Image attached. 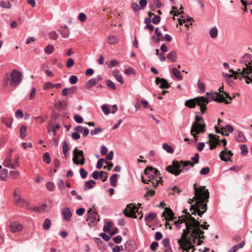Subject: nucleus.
Wrapping results in <instances>:
<instances>
[{"label":"nucleus","instance_id":"f257e3e1","mask_svg":"<svg viewBox=\"0 0 252 252\" xmlns=\"http://www.w3.org/2000/svg\"><path fill=\"white\" fill-rule=\"evenodd\" d=\"M194 163L190 160L180 161L173 160L172 165L166 167V170L174 175L175 176L179 175L181 173L188 171L189 170V166L193 167Z\"/></svg>","mask_w":252,"mask_h":252},{"label":"nucleus","instance_id":"f03ea898","mask_svg":"<svg viewBox=\"0 0 252 252\" xmlns=\"http://www.w3.org/2000/svg\"><path fill=\"white\" fill-rule=\"evenodd\" d=\"M22 73L17 69H13L10 74L6 73L3 79L4 85L16 88L22 81Z\"/></svg>","mask_w":252,"mask_h":252},{"label":"nucleus","instance_id":"7ed1b4c3","mask_svg":"<svg viewBox=\"0 0 252 252\" xmlns=\"http://www.w3.org/2000/svg\"><path fill=\"white\" fill-rule=\"evenodd\" d=\"M144 172L149 178V181H155V182H152L155 188H157L159 183L162 182L161 177L159 176L160 174L157 169L152 166L147 167L145 169Z\"/></svg>","mask_w":252,"mask_h":252},{"label":"nucleus","instance_id":"20e7f679","mask_svg":"<svg viewBox=\"0 0 252 252\" xmlns=\"http://www.w3.org/2000/svg\"><path fill=\"white\" fill-rule=\"evenodd\" d=\"M202 195H201L200 197H198L196 199H193V200H195L196 201V203L195 205H193L191 206V208L190 210L191 211V209L194 208L195 206L196 207L197 209L203 210V211L206 212L207 210V204L204 203V202L208 201V199L209 198V192L208 190H204L202 192Z\"/></svg>","mask_w":252,"mask_h":252},{"label":"nucleus","instance_id":"39448f33","mask_svg":"<svg viewBox=\"0 0 252 252\" xmlns=\"http://www.w3.org/2000/svg\"><path fill=\"white\" fill-rule=\"evenodd\" d=\"M188 214L191 223L186 222V228L183 230L182 238H185L186 235L190 234L192 230H194L195 229L200 230L199 228V226H200L199 221L196 220L193 217H191L189 214Z\"/></svg>","mask_w":252,"mask_h":252},{"label":"nucleus","instance_id":"423d86ee","mask_svg":"<svg viewBox=\"0 0 252 252\" xmlns=\"http://www.w3.org/2000/svg\"><path fill=\"white\" fill-rule=\"evenodd\" d=\"M195 120L196 121L192 124L190 130L191 135L194 137H196V134L200 132L204 133L205 131V125L199 123L200 122L203 120V118L196 116Z\"/></svg>","mask_w":252,"mask_h":252},{"label":"nucleus","instance_id":"0eeeda50","mask_svg":"<svg viewBox=\"0 0 252 252\" xmlns=\"http://www.w3.org/2000/svg\"><path fill=\"white\" fill-rule=\"evenodd\" d=\"M190 233L191 237H188V239H191L192 244L196 243L198 245H200L202 244L203 241L200 240V239H204L205 238L203 235L204 233L203 231L195 229L194 230H192Z\"/></svg>","mask_w":252,"mask_h":252},{"label":"nucleus","instance_id":"6e6552de","mask_svg":"<svg viewBox=\"0 0 252 252\" xmlns=\"http://www.w3.org/2000/svg\"><path fill=\"white\" fill-rule=\"evenodd\" d=\"M209 101L208 96L197 97L187 100L185 102V105L189 108H194L196 104L201 105V103H208Z\"/></svg>","mask_w":252,"mask_h":252},{"label":"nucleus","instance_id":"1a4fd4ad","mask_svg":"<svg viewBox=\"0 0 252 252\" xmlns=\"http://www.w3.org/2000/svg\"><path fill=\"white\" fill-rule=\"evenodd\" d=\"M73 158L72 160L73 163L76 164H80L83 165L85 164V158L83 150H78L77 147H76L73 151Z\"/></svg>","mask_w":252,"mask_h":252},{"label":"nucleus","instance_id":"9d476101","mask_svg":"<svg viewBox=\"0 0 252 252\" xmlns=\"http://www.w3.org/2000/svg\"><path fill=\"white\" fill-rule=\"evenodd\" d=\"M131 205H133L132 204L127 205L126 208L123 210V213L127 217L136 218V212L138 213V209L135 206L131 207Z\"/></svg>","mask_w":252,"mask_h":252},{"label":"nucleus","instance_id":"9b49d317","mask_svg":"<svg viewBox=\"0 0 252 252\" xmlns=\"http://www.w3.org/2000/svg\"><path fill=\"white\" fill-rule=\"evenodd\" d=\"M211 97H208L209 100H214L217 102H225V104H229L230 102L226 99H225V97L223 96L222 94H220L217 92H214L211 94Z\"/></svg>","mask_w":252,"mask_h":252},{"label":"nucleus","instance_id":"f8f14e48","mask_svg":"<svg viewBox=\"0 0 252 252\" xmlns=\"http://www.w3.org/2000/svg\"><path fill=\"white\" fill-rule=\"evenodd\" d=\"M182 238L185 240L184 247L182 249L184 252H190L191 250H192L191 252H193L195 250L194 248V246L192 245L191 239H188L187 235H186L185 238Z\"/></svg>","mask_w":252,"mask_h":252},{"label":"nucleus","instance_id":"ddd939ff","mask_svg":"<svg viewBox=\"0 0 252 252\" xmlns=\"http://www.w3.org/2000/svg\"><path fill=\"white\" fill-rule=\"evenodd\" d=\"M97 215V212H94L92 213H91L87 217L86 220L89 222L90 226H94L96 225L99 221V218H96Z\"/></svg>","mask_w":252,"mask_h":252},{"label":"nucleus","instance_id":"4468645a","mask_svg":"<svg viewBox=\"0 0 252 252\" xmlns=\"http://www.w3.org/2000/svg\"><path fill=\"white\" fill-rule=\"evenodd\" d=\"M193 189H194V196L192 198V199H189V203H191L193 201V199H196L198 197H200L201 195L202 194L201 193L203 192V191L208 190L207 189H205V187L201 186L197 189L196 183L193 184Z\"/></svg>","mask_w":252,"mask_h":252},{"label":"nucleus","instance_id":"2eb2a0df","mask_svg":"<svg viewBox=\"0 0 252 252\" xmlns=\"http://www.w3.org/2000/svg\"><path fill=\"white\" fill-rule=\"evenodd\" d=\"M232 156H233V154L231 151L228 150L225 148L224 150L221 151L219 157L222 160L228 161L230 160Z\"/></svg>","mask_w":252,"mask_h":252},{"label":"nucleus","instance_id":"dca6fc26","mask_svg":"<svg viewBox=\"0 0 252 252\" xmlns=\"http://www.w3.org/2000/svg\"><path fill=\"white\" fill-rule=\"evenodd\" d=\"M102 79V77L100 75H98L96 77L90 79L86 83V88L89 89L94 86Z\"/></svg>","mask_w":252,"mask_h":252},{"label":"nucleus","instance_id":"f3484780","mask_svg":"<svg viewBox=\"0 0 252 252\" xmlns=\"http://www.w3.org/2000/svg\"><path fill=\"white\" fill-rule=\"evenodd\" d=\"M155 82L156 84L159 85V88L161 89H168L170 87L167 80L164 78H160L157 77Z\"/></svg>","mask_w":252,"mask_h":252},{"label":"nucleus","instance_id":"a211bd4d","mask_svg":"<svg viewBox=\"0 0 252 252\" xmlns=\"http://www.w3.org/2000/svg\"><path fill=\"white\" fill-rule=\"evenodd\" d=\"M251 57L252 55L250 54L246 53L240 59L239 63H244L246 67L249 68L251 66L249 65L252 63V61H250Z\"/></svg>","mask_w":252,"mask_h":252},{"label":"nucleus","instance_id":"6ab92c4d","mask_svg":"<svg viewBox=\"0 0 252 252\" xmlns=\"http://www.w3.org/2000/svg\"><path fill=\"white\" fill-rule=\"evenodd\" d=\"M9 227L11 232L16 233L22 230L23 225L18 222H11Z\"/></svg>","mask_w":252,"mask_h":252},{"label":"nucleus","instance_id":"aec40b11","mask_svg":"<svg viewBox=\"0 0 252 252\" xmlns=\"http://www.w3.org/2000/svg\"><path fill=\"white\" fill-rule=\"evenodd\" d=\"M235 136L236 140L239 142H245L247 141V139L242 131L236 130L235 132Z\"/></svg>","mask_w":252,"mask_h":252},{"label":"nucleus","instance_id":"412c9836","mask_svg":"<svg viewBox=\"0 0 252 252\" xmlns=\"http://www.w3.org/2000/svg\"><path fill=\"white\" fill-rule=\"evenodd\" d=\"M125 247L128 252H132L136 249L135 245L132 241H127L125 245Z\"/></svg>","mask_w":252,"mask_h":252},{"label":"nucleus","instance_id":"4be33fe9","mask_svg":"<svg viewBox=\"0 0 252 252\" xmlns=\"http://www.w3.org/2000/svg\"><path fill=\"white\" fill-rule=\"evenodd\" d=\"M62 214L63 216L64 219L66 221H68L70 220V218L71 216V213L70 209L68 207L65 208L62 211Z\"/></svg>","mask_w":252,"mask_h":252},{"label":"nucleus","instance_id":"5701e85b","mask_svg":"<svg viewBox=\"0 0 252 252\" xmlns=\"http://www.w3.org/2000/svg\"><path fill=\"white\" fill-rule=\"evenodd\" d=\"M96 184V182L94 180H90L86 181L83 186V190L84 191L87 190L88 189H91L93 188L94 185Z\"/></svg>","mask_w":252,"mask_h":252},{"label":"nucleus","instance_id":"b1692460","mask_svg":"<svg viewBox=\"0 0 252 252\" xmlns=\"http://www.w3.org/2000/svg\"><path fill=\"white\" fill-rule=\"evenodd\" d=\"M12 121V117L6 118L2 117L1 118V122L9 128L11 127Z\"/></svg>","mask_w":252,"mask_h":252},{"label":"nucleus","instance_id":"393cba45","mask_svg":"<svg viewBox=\"0 0 252 252\" xmlns=\"http://www.w3.org/2000/svg\"><path fill=\"white\" fill-rule=\"evenodd\" d=\"M165 214L167 215L168 220H173L174 219V213L170 208H166L165 209V212L163 213L162 216H165Z\"/></svg>","mask_w":252,"mask_h":252},{"label":"nucleus","instance_id":"a878e982","mask_svg":"<svg viewBox=\"0 0 252 252\" xmlns=\"http://www.w3.org/2000/svg\"><path fill=\"white\" fill-rule=\"evenodd\" d=\"M252 66L249 67V71H247V73H246L242 78H245V82L246 84H249L250 82L252 83V78L250 76V74H252Z\"/></svg>","mask_w":252,"mask_h":252},{"label":"nucleus","instance_id":"bb28decb","mask_svg":"<svg viewBox=\"0 0 252 252\" xmlns=\"http://www.w3.org/2000/svg\"><path fill=\"white\" fill-rule=\"evenodd\" d=\"M252 66L249 67V71H247V73H246L242 78H245V82L246 84H249L250 82L252 83V78L250 76V74H252Z\"/></svg>","mask_w":252,"mask_h":252},{"label":"nucleus","instance_id":"cd10ccee","mask_svg":"<svg viewBox=\"0 0 252 252\" xmlns=\"http://www.w3.org/2000/svg\"><path fill=\"white\" fill-rule=\"evenodd\" d=\"M161 243L165 248H167V249L165 250V252H172L170 245V238H166L163 239L162 240Z\"/></svg>","mask_w":252,"mask_h":252},{"label":"nucleus","instance_id":"c85d7f7f","mask_svg":"<svg viewBox=\"0 0 252 252\" xmlns=\"http://www.w3.org/2000/svg\"><path fill=\"white\" fill-rule=\"evenodd\" d=\"M168 59L170 60L171 62H174L177 59V54L174 51L170 52L167 56Z\"/></svg>","mask_w":252,"mask_h":252},{"label":"nucleus","instance_id":"c756f323","mask_svg":"<svg viewBox=\"0 0 252 252\" xmlns=\"http://www.w3.org/2000/svg\"><path fill=\"white\" fill-rule=\"evenodd\" d=\"M96 239L97 240V245L99 250L102 252L105 251L107 248L105 244L99 238H97Z\"/></svg>","mask_w":252,"mask_h":252},{"label":"nucleus","instance_id":"7c9ffc66","mask_svg":"<svg viewBox=\"0 0 252 252\" xmlns=\"http://www.w3.org/2000/svg\"><path fill=\"white\" fill-rule=\"evenodd\" d=\"M249 68L243 67L242 70L241 69H238L237 71H235V75H239L242 77L246 73H247V71H249Z\"/></svg>","mask_w":252,"mask_h":252},{"label":"nucleus","instance_id":"2f4dec72","mask_svg":"<svg viewBox=\"0 0 252 252\" xmlns=\"http://www.w3.org/2000/svg\"><path fill=\"white\" fill-rule=\"evenodd\" d=\"M172 73L176 78L179 80H181L182 79V76L180 72L176 68L173 67L172 69Z\"/></svg>","mask_w":252,"mask_h":252},{"label":"nucleus","instance_id":"473e14b6","mask_svg":"<svg viewBox=\"0 0 252 252\" xmlns=\"http://www.w3.org/2000/svg\"><path fill=\"white\" fill-rule=\"evenodd\" d=\"M117 174H113L110 177V185L113 187H115L117 185L116 182L117 181Z\"/></svg>","mask_w":252,"mask_h":252},{"label":"nucleus","instance_id":"72a5a7b5","mask_svg":"<svg viewBox=\"0 0 252 252\" xmlns=\"http://www.w3.org/2000/svg\"><path fill=\"white\" fill-rule=\"evenodd\" d=\"M156 217L157 215L155 213H150L148 215L145 217V221H152Z\"/></svg>","mask_w":252,"mask_h":252},{"label":"nucleus","instance_id":"f704fd0d","mask_svg":"<svg viewBox=\"0 0 252 252\" xmlns=\"http://www.w3.org/2000/svg\"><path fill=\"white\" fill-rule=\"evenodd\" d=\"M51 221L49 219H46L43 224V228L45 230H48L51 226Z\"/></svg>","mask_w":252,"mask_h":252},{"label":"nucleus","instance_id":"c9c22d12","mask_svg":"<svg viewBox=\"0 0 252 252\" xmlns=\"http://www.w3.org/2000/svg\"><path fill=\"white\" fill-rule=\"evenodd\" d=\"M162 148L168 153L172 154L174 153V149L167 143H164L162 145Z\"/></svg>","mask_w":252,"mask_h":252},{"label":"nucleus","instance_id":"e433bc0d","mask_svg":"<svg viewBox=\"0 0 252 252\" xmlns=\"http://www.w3.org/2000/svg\"><path fill=\"white\" fill-rule=\"evenodd\" d=\"M7 174H8L7 169H6L5 168L2 169L0 173V178L3 181H5L7 178Z\"/></svg>","mask_w":252,"mask_h":252},{"label":"nucleus","instance_id":"4c0bfd02","mask_svg":"<svg viewBox=\"0 0 252 252\" xmlns=\"http://www.w3.org/2000/svg\"><path fill=\"white\" fill-rule=\"evenodd\" d=\"M209 33L210 36L214 38L218 36V30L216 28L214 27L210 29Z\"/></svg>","mask_w":252,"mask_h":252},{"label":"nucleus","instance_id":"58836bf2","mask_svg":"<svg viewBox=\"0 0 252 252\" xmlns=\"http://www.w3.org/2000/svg\"><path fill=\"white\" fill-rule=\"evenodd\" d=\"M27 127L26 126L23 125L21 126L20 129V137L22 138L26 137V132L27 131Z\"/></svg>","mask_w":252,"mask_h":252},{"label":"nucleus","instance_id":"ea45409f","mask_svg":"<svg viewBox=\"0 0 252 252\" xmlns=\"http://www.w3.org/2000/svg\"><path fill=\"white\" fill-rule=\"evenodd\" d=\"M54 50V47L52 45H47L44 49L45 52L47 54H52Z\"/></svg>","mask_w":252,"mask_h":252},{"label":"nucleus","instance_id":"a19ab883","mask_svg":"<svg viewBox=\"0 0 252 252\" xmlns=\"http://www.w3.org/2000/svg\"><path fill=\"white\" fill-rule=\"evenodd\" d=\"M3 165L6 167L15 169V167L13 165V163H11V160L9 159L8 160H7V159L5 158L3 161Z\"/></svg>","mask_w":252,"mask_h":252},{"label":"nucleus","instance_id":"79ce46f5","mask_svg":"<svg viewBox=\"0 0 252 252\" xmlns=\"http://www.w3.org/2000/svg\"><path fill=\"white\" fill-rule=\"evenodd\" d=\"M43 160L47 164H49L51 162V158L48 153L46 152L43 154Z\"/></svg>","mask_w":252,"mask_h":252},{"label":"nucleus","instance_id":"37998d69","mask_svg":"<svg viewBox=\"0 0 252 252\" xmlns=\"http://www.w3.org/2000/svg\"><path fill=\"white\" fill-rule=\"evenodd\" d=\"M63 145V153L68 152L70 148L66 140H64L62 142Z\"/></svg>","mask_w":252,"mask_h":252},{"label":"nucleus","instance_id":"c03bdc74","mask_svg":"<svg viewBox=\"0 0 252 252\" xmlns=\"http://www.w3.org/2000/svg\"><path fill=\"white\" fill-rule=\"evenodd\" d=\"M99 177L100 178L102 182H105L107 179L108 173L105 171H101L100 172Z\"/></svg>","mask_w":252,"mask_h":252},{"label":"nucleus","instance_id":"a18cd8bd","mask_svg":"<svg viewBox=\"0 0 252 252\" xmlns=\"http://www.w3.org/2000/svg\"><path fill=\"white\" fill-rule=\"evenodd\" d=\"M59 32L61 34L62 36L65 38H66L69 37L70 32L69 30H65V31H62L61 30H59Z\"/></svg>","mask_w":252,"mask_h":252},{"label":"nucleus","instance_id":"49530a36","mask_svg":"<svg viewBox=\"0 0 252 252\" xmlns=\"http://www.w3.org/2000/svg\"><path fill=\"white\" fill-rule=\"evenodd\" d=\"M182 191L181 189H179L177 187L175 186L173 189L169 190V194H174V192L179 194Z\"/></svg>","mask_w":252,"mask_h":252},{"label":"nucleus","instance_id":"de8ad7c7","mask_svg":"<svg viewBox=\"0 0 252 252\" xmlns=\"http://www.w3.org/2000/svg\"><path fill=\"white\" fill-rule=\"evenodd\" d=\"M106 84L108 87L112 90H115L116 89L115 84L109 79L106 81Z\"/></svg>","mask_w":252,"mask_h":252},{"label":"nucleus","instance_id":"09e8293b","mask_svg":"<svg viewBox=\"0 0 252 252\" xmlns=\"http://www.w3.org/2000/svg\"><path fill=\"white\" fill-rule=\"evenodd\" d=\"M118 63V62L115 60H113L111 61L106 63L108 67L110 68H113L114 66H116Z\"/></svg>","mask_w":252,"mask_h":252},{"label":"nucleus","instance_id":"8fccbe9b","mask_svg":"<svg viewBox=\"0 0 252 252\" xmlns=\"http://www.w3.org/2000/svg\"><path fill=\"white\" fill-rule=\"evenodd\" d=\"M240 149L241 150V154L243 155H246L248 153V149L246 145L243 144L240 146Z\"/></svg>","mask_w":252,"mask_h":252},{"label":"nucleus","instance_id":"3c124183","mask_svg":"<svg viewBox=\"0 0 252 252\" xmlns=\"http://www.w3.org/2000/svg\"><path fill=\"white\" fill-rule=\"evenodd\" d=\"M112 222L111 221H107L106 224L103 227V230L105 232H109L110 229L112 227Z\"/></svg>","mask_w":252,"mask_h":252},{"label":"nucleus","instance_id":"603ef678","mask_svg":"<svg viewBox=\"0 0 252 252\" xmlns=\"http://www.w3.org/2000/svg\"><path fill=\"white\" fill-rule=\"evenodd\" d=\"M46 188L49 191H53L55 186L53 182H49L46 183Z\"/></svg>","mask_w":252,"mask_h":252},{"label":"nucleus","instance_id":"864d4df0","mask_svg":"<svg viewBox=\"0 0 252 252\" xmlns=\"http://www.w3.org/2000/svg\"><path fill=\"white\" fill-rule=\"evenodd\" d=\"M58 186L60 190H63L65 189L64 183L62 179L59 180L58 182Z\"/></svg>","mask_w":252,"mask_h":252},{"label":"nucleus","instance_id":"5fc2aeb1","mask_svg":"<svg viewBox=\"0 0 252 252\" xmlns=\"http://www.w3.org/2000/svg\"><path fill=\"white\" fill-rule=\"evenodd\" d=\"M80 176L82 179H85L88 175V172L85 170L84 168H81L79 170Z\"/></svg>","mask_w":252,"mask_h":252},{"label":"nucleus","instance_id":"6e6d98bb","mask_svg":"<svg viewBox=\"0 0 252 252\" xmlns=\"http://www.w3.org/2000/svg\"><path fill=\"white\" fill-rule=\"evenodd\" d=\"M222 75L224 77L226 78V81L228 82H232L231 79L233 77V74H228L227 73L222 72Z\"/></svg>","mask_w":252,"mask_h":252},{"label":"nucleus","instance_id":"4d7b16f0","mask_svg":"<svg viewBox=\"0 0 252 252\" xmlns=\"http://www.w3.org/2000/svg\"><path fill=\"white\" fill-rule=\"evenodd\" d=\"M161 20V18L159 16L155 15L154 17L152 19V22L154 24L157 25L159 24Z\"/></svg>","mask_w":252,"mask_h":252},{"label":"nucleus","instance_id":"13d9d810","mask_svg":"<svg viewBox=\"0 0 252 252\" xmlns=\"http://www.w3.org/2000/svg\"><path fill=\"white\" fill-rule=\"evenodd\" d=\"M78 81V77L76 75H71L69 78V82L71 84H75Z\"/></svg>","mask_w":252,"mask_h":252},{"label":"nucleus","instance_id":"bf43d9fd","mask_svg":"<svg viewBox=\"0 0 252 252\" xmlns=\"http://www.w3.org/2000/svg\"><path fill=\"white\" fill-rule=\"evenodd\" d=\"M131 7L134 10V12H136L141 9L139 5L135 2L131 3Z\"/></svg>","mask_w":252,"mask_h":252},{"label":"nucleus","instance_id":"052dcab7","mask_svg":"<svg viewBox=\"0 0 252 252\" xmlns=\"http://www.w3.org/2000/svg\"><path fill=\"white\" fill-rule=\"evenodd\" d=\"M0 6L4 8H10L11 7V4L9 2L1 1L0 2Z\"/></svg>","mask_w":252,"mask_h":252},{"label":"nucleus","instance_id":"680f3d73","mask_svg":"<svg viewBox=\"0 0 252 252\" xmlns=\"http://www.w3.org/2000/svg\"><path fill=\"white\" fill-rule=\"evenodd\" d=\"M102 131V129L101 127H95L94 129L91 130V134L92 135H96L98 132H101Z\"/></svg>","mask_w":252,"mask_h":252},{"label":"nucleus","instance_id":"e2e57ef3","mask_svg":"<svg viewBox=\"0 0 252 252\" xmlns=\"http://www.w3.org/2000/svg\"><path fill=\"white\" fill-rule=\"evenodd\" d=\"M53 88V84L52 83H51L50 82H46L43 86V89L44 90H47L51 89Z\"/></svg>","mask_w":252,"mask_h":252},{"label":"nucleus","instance_id":"0e129e2a","mask_svg":"<svg viewBox=\"0 0 252 252\" xmlns=\"http://www.w3.org/2000/svg\"><path fill=\"white\" fill-rule=\"evenodd\" d=\"M210 170L209 167H205L201 169L200 173L202 175H205L209 173Z\"/></svg>","mask_w":252,"mask_h":252},{"label":"nucleus","instance_id":"69168bd1","mask_svg":"<svg viewBox=\"0 0 252 252\" xmlns=\"http://www.w3.org/2000/svg\"><path fill=\"white\" fill-rule=\"evenodd\" d=\"M15 117L17 119H21L24 117L23 111L21 109L17 110L15 112Z\"/></svg>","mask_w":252,"mask_h":252},{"label":"nucleus","instance_id":"338daca9","mask_svg":"<svg viewBox=\"0 0 252 252\" xmlns=\"http://www.w3.org/2000/svg\"><path fill=\"white\" fill-rule=\"evenodd\" d=\"M74 120L78 124H81L83 122V118L80 115L77 114L74 116Z\"/></svg>","mask_w":252,"mask_h":252},{"label":"nucleus","instance_id":"774afa93","mask_svg":"<svg viewBox=\"0 0 252 252\" xmlns=\"http://www.w3.org/2000/svg\"><path fill=\"white\" fill-rule=\"evenodd\" d=\"M49 35L50 38L53 40L57 39L59 37L58 34L55 31H52L50 32Z\"/></svg>","mask_w":252,"mask_h":252}]
</instances>
